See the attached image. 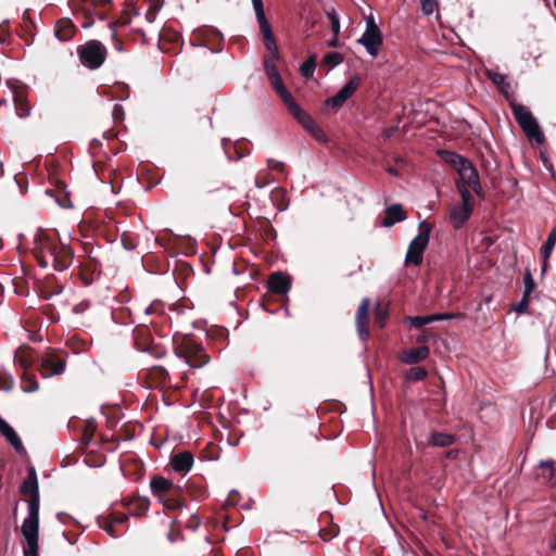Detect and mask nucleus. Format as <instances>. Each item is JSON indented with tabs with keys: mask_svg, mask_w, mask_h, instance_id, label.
Wrapping results in <instances>:
<instances>
[{
	"mask_svg": "<svg viewBox=\"0 0 556 556\" xmlns=\"http://www.w3.org/2000/svg\"><path fill=\"white\" fill-rule=\"evenodd\" d=\"M34 249L42 268L51 265L55 270L63 271L71 266L74 258V252L70 245L42 233L36 238Z\"/></svg>",
	"mask_w": 556,
	"mask_h": 556,
	"instance_id": "1",
	"label": "nucleus"
},
{
	"mask_svg": "<svg viewBox=\"0 0 556 556\" xmlns=\"http://www.w3.org/2000/svg\"><path fill=\"white\" fill-rule=\"evenodd\" d=\"M264 66L266 75L274 89L279 94L281 100L288 105L289 110L292 112L299 123L308 131L318 130V125L314 122V119L293 101L292 94L285 86L273 59H265Z\"/></svg>",
	"mask_w": 556,
	"mask_h": 556,
	"instance_id": "2",
	"label": "nucleus"
},
{
	"mask_svg": "<svg viewBox=\"0 0 556 556\" xmlns=\"http://www.w3.org/2000/svg\"><path fill=\"white\" fill-rule=\"evenodd\" d=\"M510 106L516 122L519 124L528 139L539 146L543 144L545 139L544 134L530 110L527 106L515 102H513Z\"/></svg>",
	"mask_w": 556,
	"mask_h": 556,
	"instance_id": "3",
	"label": "nucleus"
},
{
	"mask_svg": "<svg viewBox=\"0 0 556 556\" xmlns=\"http://www.w3.org/2000/svg\"><path fill=\"white\" fill-rule=\"evenodd\" d=\"M418 228L419 232L410 241L405 255L406 265L419 266L424 261V252L429 243L432 226L426 220H421Z\"/></svg>",
	"mask_w": 556,
	"mask_h": 556,
	"instance_id": "4",
	"label": "nucleus"
},
{
	"mask_svg": "<svg viewBox=\"0 0 556 556\" xmlns=\"http://www.w3.org/2000/svg\"><path fill=\"white\" fill-rule=\"evenodd\" d=\"M77 54L80 63L86 68L93 71L104 63L108 51L101 41L91 39L77 48Z\"/></svg>",
	"mask_w": 556,
	"mask_h": 556,
	"instance_id": "5",
	"label": "nucleus"
},
{
	"mask_svg": "<svg viewBox=\"0 0 556 556\" xmlns=\"http://www.w3.org/2000/svg\"><path fill=\"white\" fill-rule=\"evenodd\" d=\"M357 43L362 45L370 56L378 55L382 45V33L372 15L366 17V29L357 39Z\"/></svg>",
	"mask_w": 556,
	"mask_h": 556,
	"instance_id": "6",
	"label": "nucleus"
},
{
	"mask_svg": "<svg viewBox=\"0 0 556 556\" xmlns=\"http://www.w3.org/2000/svg\"><path fill=\"white\" fill-rule=\"evenodd\" d=\"M252 4H253V9L255 11L260 30L264 37L265 47L271 53V55L267 56L266 59H273V61L275 62V60L278 59L279 53H278L277 45L275 41V37L273 35L270 25L268 24L266 16H265L263 1L262 0H252Z\"/></svg>",
	"mask_w": 556,
	"mask_h": 556,
	"instance_id": "7",
	"label": "nucleus"
},
{
	"mask_svg": "<svg viewBox=\"0 0 556 556\" xmlns=\"http://www.w3.org/2000/svg\"><path fill=\"white\" fill-rule=\"evenodd\" d=\"M462 203L452 206L450 219L454 228L458 229L468 220L472 212V195L466 186H459Z\"/></svg>",
	"mask_w": 556,
	"mask_h": 556,
	"instance_id": "8",
	"label": "nucleus"
},
{
	"mask_svg": "<svg viewBox=\"0 0 556 556\" xmlns=\"http://www.w3.org/2000/svg\"><path fill=\"white\" fill-rule=\"evenodd\" d=\"M21 531L27 543L38 542L39 503H37L36 498L28 501V516L24 519Z\"/></svg>",
	"mask_w": 556,
	"mask_h": 556,
	"instance_id": "9",
	"label": "nucleus"
},
{
	"mask_svg": "<svg viewBox=\"0 0 556 556\" xmlns=\"http://www.w3.org/2000/svg\"><path fill=\"white\" fill-rule=\"evenodd\" d=\"M177 356L182 357L186 364L191 368H201L210 361V357L205 353L204 349L191 340L187 341L179 349Z\"/></svg>",
	"mask_w": 556,
	"mask_h": 556,
	"instance_id": "10",
	"label": "nucleus"
},
{
	"mask_svg": "<svg viewBox=\"0 0 556 556\" xmlns=\"http://www.w3.org/2000/svg\"><path fill=\"white\" fill-rule=\"evenodd\" d=\"M65 366V361L53 352L46 353L39 358V371L43 378L62 375Z\"/></svg>",
	"mask_w": 556,
	"mask_h": 556,
	"instance_id": "11",
	"label": "nucleus"
},
{
	"mask_svg": "<svg viewBox=\"0 0 556 556\" xmlns=\"http://www.w3.org/2000/svg\"><path fill=\"white\" fill-rule=\"evenodd\" d=\"M361 79L357 76L352 77L336 96L326 100V105L336 110L340 109L343 103L355 92Z\"/></svg>",
	"mask_w": 556,
	"mask_h": 556,
	"instance_id": "12",
	"label": "nucleus"
},
{
	"mask_svg": "<svg viewBox=\"0 0 556 556\" xmlns=\"http://www.w3.org/2000/svg\"><path fill=\"white\" fill-rule=\"evenodd\" d=\"M456 170L460 178V181L457 182V189L459 190V186H466L468 190L471 187L478 193L481 188L479 175L471 163L469 161L462 163V166Z\"/></svg>",
	"mask_w": 556,
	"mask_h": 556,
	"instance_id": "13",
	"label": "nucleus"
},
{
	"mask_svg": "<svg viewBox=\"0 0 556 556\" xmlns=\"http://www.w3.org/2000/svg\"><path fill=\"white\" fill-rule=\"evenodd\" d=\"M370 301L368 298H364L358 305L356 312V329L361 340L366 341L369 338L368 324V309Z\"/></svg>",
	"mask_w": 556,
	"mask_h": 556,
	"instance_id": "14",
	"label": "nucleus"
},
{
	"mask_svg": "<svg viewBox=\"0 0 556 556\" xmlns=\"http://www.w3.org/2000/svg\"><path fill=\"white\" fill-rule=\"evenodd\" d=\"M430 354V350L427 345H420L418 348L403 351L400 359L402 363L407 365H414L425 361Z\"/></svg>",
	"mask_w": 556,
	"mask_h": 556,
	"instance_id": "15",
	"label": "nucleus"
},
{
	"mask_svg": "<svg viewBox=\"0 0 556 556\" xmlns=\"http://www.w3.org/2000/svg\"><path fill=\"white\" fill-rule=\"evenodd\" d=\"M75 33L76 27L67 17L60 18L54 25V36L60 41H70L74 37Z\"/></svg>",
	"mask_w": 556,
	"mask_h": 556,
	"instance_id": "16",
	"label": "nucleus"
},
{
	"mask_svg": "<svg viewBox=\"0 0 556 556\" xmlns=\"http://www.w3.org/2000/svg\"><path fill=\"white\" fill-rule=\"evenodd\" d=\"M170 464L176 472L186 475L193 465V455L188 451L177 453L172 456Z\"/></svg>",
	"mask_w": 556,
	"mask_h": 556,
	"instance_id": "17",
	"label": "nucleus"
},
{
	"mask_svg": "<svg viewBox=\"0 0 556 556\" xmlns=\"http://www.w3.org/2000/svg\"><path fill=\"white\" fill-rule=\"evenodd\" d=\"M0 432L17 453L24 452L23 443L15 430L0 417Z\"/></svg>",
	"mask_w": 556,
	"mask_h": 556,
	"instance_id": "18",
	"label": "nucleus"
},
{
	"mask_svg": "<svg viewBox=\"0 0 556 556\" xmlns=\"http://www.w3.org/2000/svg\"><path fill=\"white\" fill-rule=\"evenodd\" d=\"M269 289L276 293H287L291 288V280L281 273H275L268 280Z\"/></svg>",
	"mask_w": 556,
	"mask_h": 556,
	"instance_id": "19",
	"label": "nucleus"
},
{
	"mask_svg": "<svg viewBox=\"0 0 556 556\" xmlns=\"http://www.w3.org/2000/svg\"><path fill=\"white\" fill-rule=\"evenodd\" d=\"M405 218L406 214L402 206L400 204H392L386 211V217L383 218L382 225L384 227H391Z\"/></svg>",
	"mask_w": 556,
	"mask_h": 556,
	"instance_id": "20",
	"label": "nucleus"
},
{
	"mask_svg": "<svg viewBox=\"0 0 556 556\" xmlns=\"http://www.w3.org/2000/svg\"><path fill=\"white\" fill-rule=\"evenodd\" d=\"M541 477L551 485L556 486V462L553 459L541 460L539 464Z\"/></svg>",
	"mask_w": 556,
	"mask_h": 556,
	"instance_id": "21",
	"label": "nucleus"
},
{
	"mask_svg": "<svg viewBox=\"0 0 556 556\" xmlns=\"http://www.w3.org/2000/svg\"><path fill=\"white\" fill-rule=\"evenodd\" d=\"M486 76L494 85L501 90L502 93L508 94L510 84L507 80V75L500 73L495 70H486Z\"/></svg>",
	"mask_w": 556,
	"mask_h": 556,
	"instance_id": "22",
	"label": "nucleus"
},
{
	"mask_svg": "<svg viewBox=\"0 0 556 556\" xmlns=\"http://www.w3.org/2000/svg\"><path fill=\"white\" fill-rule=\"evenodd\" d=\"M455 437L444 432L433 431L429 435V444L437 447H446L454 443Z\"/></svg>",
	"mask_w": 556,
	"mask_h": 556,
	"instance_id": "23",
	"label": "nucleus"
},
{
	"mask_svg": "<svg viewBox=\"0 0 556 556\" xmlns=\"http://www.w3.org/2000/svg\"><path fill=\"white\" fill-rule=\"evenodd\" d=\"M151 491L154 495H163L173 488V482L163 477H155L150 482Z\"/></svg>",
	"mask_w": 556,
	"mask_h": 556,
	"instance_id": "24",
	"label": "nucleus"
},
{
	"mask_svg": "<svg viewBox=\"0 0 556 556\" xmlns=\"http://www.w3.org/2000/svg\"><path fill=\"white\" fill-rule=\"evenodd\" d=\"M556 245V227L551 230L545 243L541 248L542 258H549Z\"/></svg>",
	"mask_w": 556,
	"mask_h": 556,
	"instance_id": "25",
	"label": "nucleus"
},
{
	"mask_svg": "<svg viewBox=\"0 0 556 556\" xmlns=\"http://www.w3.org/2000/svg\"><path fill=\"white\" fill-rule=\"evenodd\" d=\"M30 483V498L35 500L37 503H39V488H38V481H37V473L34 467H30L28 469V477L26 479Z\"/></svg>",
	"mask_w": 556,
	"mask_h": 556,
	"instance_id": "26",
	"label": "nucleus"
},
{
	"mask_svg": "<svg viewBox=\"0 0 556 556\" xmlns=\"http://www.w3.org/2000/svg\"><path fill=\"white\" fill-rule=\"evenodd\" d=\"M388 316V307L378 302L375 306V323L380 327H384Z\"/></svg>",
	"mask_w": 556,
	"mask_h": 556,
	"instance_id": "27",
	"label": "nucleus"
},
{
	"mask_svg": "<svg viewBox=\"0 0 556 556\" xmlns=\"http://www.w3.org/2000/svg\"><path fill=\"white\" fill-rule=\"evenodd\" d=\"M39 389V383L35 377H28L26 375L22 378V390L25 393L35 392Z\"/></svg>",
	"mask_w": 556,
	"mask_h": 556,
	"instance_id": "28",
	"label": "nucleus"
},
{
	"mask_svg": "<svg viewBox=\"0 0 556 556\" xmlns=\"http://www.w3.org/2000/svg\"><path fill=\"white\" fill-rule=\"evenodd\" d=\"M534 289H535V282L532 277V274H531L530 269H526L525 275H523V294L526 296H530V294L534 291Z\"/></svg>",
	"mask_w": 556,
	"mask_h": 556,
	"instance_id": "29",
	"label": "nucleus"
},
{
	"mask_svg": "<svg viewBox=\"0 0 556 556\" xmlns=\"http://www.w3.org/2000/svg\"><path fill=\"white\" fill-rule=\"evenodd\" d=\"M443 153L445 155L444 160L451 163L456 169L462 166V163H466L468 161L467 159L454 152L445 151Z\"/></svg>",
	"mask_w": 556,
	"mask_h": 556,
	"instance_id": "30",
	"label": "nucleus"
},
{
	"mask_svg": "<svg viewBox=\"0 0 556 556\" xmlns=\"http://www.w3.org/2000/svg\"><path fill=\"white\" fill-rule=\"evenodd\" d=\"M427 374V370L422 367H412L407 371L406 378L410 381H419L426 378Z\"/></svg>",
	"mask_w": 556,
	"mask_h": 556,
	"instance_id": "31",
	"label": "nucleus"
},
{
	"mask_svg": "<svg viewBox=\"0 0 556 556\" xmlns=\"http://www.w3.org/2000/svg\"><path fill=\"white\" fill-rule=\"evenodd\" d=\"M315 71V56L308 58L302 65H301V74L304 77H311L313 76Z\"/></svg>",
	"mask_w": 556,
	"mask_h": 556,
	"instance_id": "32",
	"label": "nucleus"
},
{
	"mask_svg": "<svg viewBox=\"0 0 556 556\" xmlns=\"http://www.w3.org/2000/svg\"><path fill=\"white\" fill-rule=\"evenodd\" d=\"M407 321L412 327L420 328L425 325H428L431 323V318L429 315L426 316H409L407 317Z\"/></svg>",
	"mask_w": 556,
	"mask_h": 556,
	"instance_id": "33",
	"label": "nucleus"
},
{
	"mask_svg": "<svg viewBox=\"0 0 556 556\" xmlns=\"http://www.w3.org/2000/svg\"><path fill=\"white\" fill-rule=\"evenodd\" d=\"M13 378L11 375L0 371V390L10 391L13 388Z\"/></svg>",
	"mask_w": 556,
	"mask_h": 556,
	"instance_id": "34",
	"label": "nucleus"
},
{
	"mask_svg": "<svg viewBox=\"0 0 556 556\" xmlns=\"http://www.w3.org/2000/svg\"><path fill=\"white\" fill-rule=\"evenodd\" d=\"M99 526L103 529L110 536L115 538L117 534L115 533V523L112 519H104L103 522L99 520Z\"/></svg>",
	"mask_w": 556,
	"mask_h": 556,
	"instance_id": "35",
	"label": "nucleus"
},
{
	"mask_svg": "<svg viewBox=\"0 0 556 556\" xmlns=\"http://www.w3.org/2000/svg\"><path fill=\"white\" fill-rule=\"evenodd\" d=\"M421 10L426 15H430L438 7L435 0H420Z\"/></svg>",
	"mask_w": 556,
	"mask_h": 556,
	"instance_id": "36",
	"label": "nucleus"
},
{
	"mask_svg": "<svg viewBox=\"0 0 556 556\" xmlns=\"http://www.w3.org/2000/svg\"><path fill=\"white\" fill-rule=\"evenodd\" d=\"M14 361L17 365H20L23 368H27L29 366V362L27 359V356L25 355V352L22 349H18L15 352Z\"/></svg>",
	"mask_w": 556,
	"mask_h": 556,
	"instance_id": "37",
	"label": "nucleus"
},
{
	"mask_svg": "<svg viewBox=\"0 0 556 556\" xmlns=\"http://www.w3.org/2000/svg\"><path fill=\"white\" fill-rule=\"evenodd\" d=\"M15 106L20 117H27L30 114V108L26 103L21 102L17 98L15 99Z\"/></svg>",
	"mask_w": 556,
	"mask_h": 556,
	"instance_id": "38",
	"label": "nucleus"
},
{
	"mask_svg": "<svg viewBox=\"0 0 556 556\" xmlns=\"http://www.w3.org/2000/svg\"><path fill=\"white\" fill-rule=\"evenodd\" d=\"M324 62L331 66H336L342 62V58L339 53L331 52L324 56Z\"/></svg>",
	"mask_w": 556,
	"mask_h": 556,
	"instance_id": "39",
	"label": "nucleus"
},
{
	"mask_svg": "<svg viewBox=\"0 0 556 556\" xmlns=\"http://www.w3.org/2000/svg\"><path fill=\"white\" fill-rule=\"evenodd\" d=\"M528 305H529V296H526L525 294H522L521 300L519 301L518 304L515 305L514 311L518 314H522L526 312Z\"/></svg>",
	"mask_w": 556,
	"mask_h": 556,
	"instance_id": "40",
	"label": "nucleus"
},
{
	"mask_svg": "<svg viewBox=\"0 0 556 556\" xmlns=\"http://www.w3.org/2000/svg\"><path fill=\"white\" fill-rule=\"evenodd\" d=\"M111 37H112V40H113V47L116 51L118 52H123L124 49H123V43L122 41L117 38V35H116V30L115 28H113L111 26Z\"/></svg>",
	"mask_w": 556,
	"mask_h": 556,
	"instance_id": "41",
	"label": "nucleus"
},
{
	"mask_svg": "<svg viewBox=\"0 0 556 556\" xmlns=\"http://www.w3.org/2000/svg\"><path fill=\"white\" fill-rule=\"evenodd\" d=\"M24 556H38V542L27 543V548L24 549Z\"/></svg>",
	"mask_w": 556,
	"mask_h": 556,
	"instance_id": "42",
	"label": "nucleus"
},
{
	"mask_svg": "<svg viewBox=\"0 0 556 556\" xmlns=\"http://www.w3.org/2000/svg\"><path fill=\"white\" fill-rule=\"evenodd\" d=\"M200 523H201V521L198 518V516L197 515H191L190 516V521L186 525V527L194 531V530H197L199 528Z\"/></svg>",
	"mask_w": 556,
	"mask_h": 556,
	"instance_id": "43",
	"label": "nucleus"
},
{
	"mask_svg": "<svg viewBox=\"0 0 556 556\" xmlns=\"http://www.w3.org/2000/svg\"><path fill=\"white\" fill-rule=\"evenodd\" d=\"M111 519L117 526V525L124 523L128 519V517L126 515H124V514H113L111 516Z\"/></svg>",
	"mask_w": 556,
	"mask_h": 556,
	"instance_id": "44",
	"label": "nucleus"
},
{
	"mask_svg": "<svg viewBox=\"0 0 556 556\" xmlns=\"http://www.w3.org/2000/svg\"><path fill=\"white\" fill-rule=\"evenodd\" d=\"M89 304L87 302H80L73 307V312L75 314H81L88 308Z\"/></svg>",
	"mask_w": 556,
	"mask_h": 556,
	"instance_id": "45",
	"label": "nucleus"
},
{
	"mask_svg": "<svg viewBox=\"0 0 556 556\" xmlns=\"http://www.w3.org/2000/svg\"><path fill=\"white\" fill-rule=\"evenodd\" d=\"M429 316L431 318V323L453 318V315H451V314H433V315H429Z\"/></svg>",
	"mask_w": 556,
	"mask_h": 556,
	"instance_id": "46",
	"label": "nucleus"
},
{
	"mask_svg": "<svg viewBox=\"0 0 556 556\" xmlns=\"http://www.w3.org/2000/svg\"><path fill=\"white\" fill-rule=\"evenodd\" d=\"M267 164H268V167L270 169H282L283 165L281 162L279 161H276L274 159H268L267 160Z\"/></svg>",
	"mask_w": 556,
	"mask_h": 556,
	"instance_id": "47",
	"label": "nucleus"
},
{
	"mask_svg": "<svg viewBox=\"0 0 556 556\" xmlns=\"http://www.w3.org/2000/svg\"><path fill=\"white\" fill-rule=\"evenodd\" d=\"M396 130H397L396 127H389L383 130V137L386 139H390L396 132Z\"/></svg>",
	"mask_w": 556,
	"mask_h": 556,
	"instance_id": "48",
	"label": "nucleus"
},
{
	"mask_svg": "<svg viewBox=\"0 0 556 556\" xmlns=\"http://www.w3.org/2000/svg\"><path fill=\"white\" fill-rule=\"evenodd\" d=\"M331 30H332L334 36L339 35V33H340V21H333V23L331 24Z\"/></svg>",
	"mask_w": 556,
	"mask_h": 556,
	"instance_id": "49",
	"label": "nucleus"
},
{
	"mask_svg": "<svg viewBox=\"0 0 556 556\" xmlns=\"http://www.w3.org/2000/svg\"><path fill=\"white\" fill-rule=\"evenodd\" d=\"M21 491L24 493V494H29L30 495V483L28 481H24L22 483V486H21Z\"/></svg>",
	"mask_w": 556,
	"mask_h": 556,
	"instance_id": "50",
	"label": "nucleus"
},
{
	"mask_svg": "<svg viewBox=\"0 0 556 556\" xmlns=\"http://www.w3.org/2000/svg\"><path fill=\"white\" fill-rule=\"evenodd\" d=\"M316 139L323 141L325 139V135L323 130L318 127V130L309 131Z\"/></svg>",
	"mask_w": 556,
	"mask_h": 556,
	"instance_id": "51",
	"label": "nucleus"
},
{
	"mask_svg": "<svg viewBox=\"0 0 556 556\" xmlns=\"http://www.w3.org/2000/svg\"><path fill=\"white\" fill-rule=\"evenodd\" d=\"M316 139L323 141L325 139V135L323 130L318 127V130L309 131Z\"/></svg>",
	"mask_w": 556,
	"mask_h": 556,
	"instance_id": "52",
	"label": "nucleus"
},
{
	"mask_svg": "<svg viewBox=\"0 0 556 556\" xmlns=\"http://www.w3.org/2000/svg\"><path fill=\"white\" fill-rule=\"evenodd\" d=\"M327 16L330 20L331 24L333 23V21H339V17H338V15H337L334 10L328 11L327 12Z\"/></svg>",
	"mask_w": 556,
	"mask_h": 556,
	"instance_id": "53",
	"label": "nucleus"
},
{
	"mask_svg": "<svg viewBox=\"0 0 556 556\" xmlns=\"http://www.w3.org/2000/svg\"><path fill=\"white\" fill-rule=\"evenodd\" d=\"M548 261H549V258H542V268H541L542 275H544L548 268V265H549Z\"/></svg>",
	"mask_w": 556,
	"mask_h": 556,
	"instance_id": "54",
	"label": "nucleus"
},
{
	"mask_svg": "<svg viewBox=\"0 0 556 556\" xmlns=\"http://www.w3.org/2000/svg\"><path fill=\"white\" fill-rule=\"evenodd\" d=\"M146 20L149 22V23H153L154 20H155V12L153 11H149L147 12L146 14Z\"/></svg>",
	"mask_w": 556,
	"mask_h": 556,
	"instance_id": "55",
	"label": "nucleus"
},
{
	"mask_svg": "<svg viewBox=\"0 0 556 556\" xmlns=\"http://www.w3.org/2000/svg\"><path fill=\"white\" fill-rule=\"evenodd\" d=\"M386 170H387L390 175L399 176V170H397L396 168L388 167V168H386Z\"/></svg>",
	"mask_w": 556,
	"mask_h": 556,
	"instance_id": "56",
	"label": "nucleus"
},
{
	"mask_svg": "<svg viewBox=\"0 0 556 556\" xmlns=\"http://www.w3.org/2000/svg\"><path fill=\"white\" fill-rule=\"evenodd\" d=\"M153 312H154V308H153L152 304L144 307L146 315L152 314Z\"/></svg>",
	"mask_w": 556,
	"mask_h": 556,
	"instance_id": "57",
	"label": "nucleus"
},
{
	"mask_svg": "<svg viewBox=\"0 0 556 556\" xmlns=\"http://www.w3.org/2000/svg\"><path fill=\"white\" fill-rule=\"evenodd\" d=\"M93 4L102 5L109 3L111 0H91Z\"/></svg>",
	"mask_w": 556,
	"mask_h": 556,
	"instance_id": "58",
	"label": "nucleus"
},
{
	"mask_svg": "<svg viewBox=\"0 0 556 556\" xmlns=\"http://www.w3.org/2000/svg\"><path fill=\"white\" fill-rule=\"evenodd\" d=\"M167 539L169 540V542H175L177 540V538L174 535L173 531H169L168 534H167Z\"/></svg>",
	"mask_w": 556,
	"mask_h": 556,
	"instance_id": "59",
	"label": "nucleus"
},
{
	"mask_svg": "<svg viewBox=\"0 0 556 556\" xmlns=\"http://www.w3.org/2000/svg\"><path fill=\"white\" fill-rule=\"evenodd\" d=\"M338 45L337 36L333 37V39L329 42V46L336 47Z\"/></svg>",
	"mask_w": 556,
	"mask_h": 556,
	"instance_id": "60",
	"label": "nucleus"
},
{
	"mask_svg": "<svg viewBox=\"0 0 556 556\" xmlns=\"http://www.w3.org/2000/svg\"><path fill=\"white\" fill-rule=\"evenodd\" d=\"M64 517H65V514H64V513H58V514H56V518H58L61 522H63V518H64Z\"/></svg>",
	"mask_w": 556,
	"mask_h": 556,
	"instance_id": "61",
	"label": "nucleus"
},
{
	"mask_svg": "<svg viewBox=\"0 0 556 556\" xmlns=\"http://www.w3.org/2000/svg\"><path fill=\"white\" fill-rule=\"evenodd\" d=\"M4 174L3 164L0 162V177Z\"/></svg>",
	"mask_w": 556,
	"mask_h": 556,
	"instance_id": "62",
	"label": "nucleus"
},
{
	"mask_svg": "<svg viewBox=\"0 0 556 556\" xmlns=\"http://www.w3.org/2000/svg\"><path fill=\"white\" fill-rule=\"evenodd\" d=\"M14 184L20 187V182L17 181L16 177L13 178Z\"/></svg>",
	"mask_w": 556,
	"mask_h": 556,
	"instance_id": "63",
	"label": "nucleus"
},
{
	"mask_svg": "<svg viewBox=\"0 0 556 556\" xmlns=\"http://www.w3.org/2000/svg\"><path fill=\"white\" fill-rule=\"evenodd\" d=\"M395 162H396V163H403V160H402L401 157H397V159L395 160Z\"/></svg>",
	"mask_w": 556,
	"mask_h": 556,
	"instance_id": "64",
	"label": "nucleus"
}]
</instances>
